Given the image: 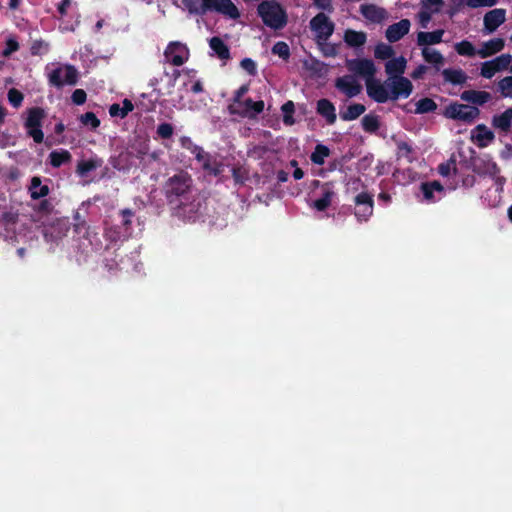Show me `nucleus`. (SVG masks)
<instances>
[{
    "mask_svg": "<svg viewBox=\"0 0 512 512\" xmlns=\"http://www.w3.org/2000/svg\"><path fill=\"white\" fill-rule=\"evenodd\" d=\"M29 190L31 193V197L33 199H39V198L45 197L49 193L48 186L41 185V180L39 177L32 178Z\"/></svg>",
    "mask_w": 512,
    "mask_h": 512,
    "instance_id": "30",
    "label": "nucleus"
},
{
    "mask_svg": "<svg viewBox=\"0 0 512 512\" xmlns=\"http://www.w3.org/2000/svg\"><path fill=\"white\" fill-rule=\"evenodd\" d=\"M444 30L439 29L433 32H419L417 34V44L419 46H427L438 44L442 41Z\"/></svg>",
    "mask_w": 512,
    "mask_h": 512,
    "instance_id": "22",
    "label": "nucleus"
},
{
    "mask_svg": "<svg viewBox=\"0 0 512 512\" xmlns=\"http://www.w3.org/2000/svg\"><path fill=\"white\" fill-rule=\"evenodd\" d=\"M439 11L440 10H436V7L429 6L425 2H422L421 10L417 15L421 27L426 28L432 18V15Z\"/></svg>",
    "mask_w": 512,
    "mask_h": 512,
    "instance_id": "33",
    "label": "nucleus"
},
{
    "mask_svg": "<svg viewBox=\"0 0 512 512\" xmlns=\"http://www.w3.org/2000/svg\"><path fill=\"white\" fill-rule=\"evenodd\" d=\"M134 106L130 100L125 99L123 105L113 104L110 106L109 113L111 116H119L124 118L129 112L133 110Z\"/></svg>",
    "mask_w": 512,
    "mask_h": 512,
    "instance_id": "34",
    "label": "nucleus"
},
{
    "mask_svg": "<svg viewBox=\"0 0 512 512\" xmlns=\"http://www.w3.org/2000/svg\"><path fill=\"white\" fill-rule=\"evenodd\" d=\"M362 127L366 132H375L379 129V118L376 115L368 114L362 118Z\"/></svg>",
    "mask_w": 512,
    "mask_h": 512,
    "instance_id": "36",
    "label": "nucleus"
},
{
    "mask_svg": "<svg viewBox=\"0 0 512 512\" xmlns=\"http://www.w3.org/2000/svg\"><path fill=\"white\" fill-rule=\"evenodd\" d=\"M203 169L206 170L208 173L213 174L217 176L222 171V164L218 163L215 160H212L210 157L204 161L202 164Z\"/></svg>",
    "mask_w": 512,
    "mask_h": 512,
    "instance_id": "43",
    "label": "nucleus"
},
{
    "mask_svg": "<svg viewBox=\"0 0 512 512\" xmlns=\"http://www.w3.org/2000/svg\"><path fill=\"white\" fill-rule=\"evenodd\" d=\"M319 65H320V63L316 60L303 61L304 68L309 71H317Z\"/></svg>",
    "mask_w": 512,
    "mask_h": 512,
    "instance_id": "61",
    "label": "nucleus"
},
{
    "mask_svg": "<svg viewBox=\"0 0 512 512\" xmlns=\"http://www.w3.org/2000/svg\"><path fill=\"white\" fill-rule=\"evenodd\" d=\"M248 91V87L247 86H242L240 87L237 92H236V95H235V102L240 105L242 103L241 101V98L242 96Z\"/></svg>",
    "mask_w": 512,
    "mask_h": 512,
    "instance_id": "63",
    "label": "nucleus"
},
{
    "mask_svg": "<svg viewBox=\"0 0 512 512\" xmlns=\"http://www.w3.org/2000/svg\"><path fill=\"white\" fill-rule=\"evenodd\" d=\"M191 179L187 173H180L168 180V186L176 195H182L188 191L190 187Z\"/></svg>",
    "mask_w": 512,
    "mask_h": 512,
    "instance_id": "19",
    "label": "nucleus"
},
{
    "mask_svg": "<svg viewBox=\"0 0 512 512\" xmlns=\"http://www.w3.org/2000/svg\"><path fill=\"white\" fill-rule=\"evenodd\" d=\"M427 67L424 65H419L412 73L411 77L413 79H420L426 73Z\"/></svg>",
    "mask_w": 512,
    "mask_h": 512,
    "instance_id": "60",
    "label": "nucleus"
},
{
    "mask_svg": "<svg viewBox=\"0 0 512 512\" xmlns=\"http://www.w3.org/2000/svg\"><path fill=\"white\" fill-rule=\"evenodd\" d=\"M347 68L349 71L363 77L365 79L366 90L368 91V85L379 80L374 78L376 73V67L374 63L369 59H353L347 61Z\"/></svg>",
    "mask_w": 512,
    "mask_h": 512,
    "instance_id": "7",
    "label": "nucleus"
},
{
    "mask_svg": "<svg viewBox=\"0 0 512 512\" xmlns=\"http://www.w3.org/2000/svg\"><path fill=\"white\" fill-rule=\"evenodd\" d=\"M335 87L348 98H353L361 93V84L351 75H345L335 80Z\"/></svg>",
    "mask_w": 512,
    "mask_h": 512,
    "instance_id": "12",
    "label": "nucleus"
},
{
    "mask_svg": "<svg viewBox=\"0 0 512 512\" xmlns=\"http://www.w3.org/2000/svg\"><path fill=\"white\" fill-rule=\"evenodd\" d=\"M498 90L505 98H512V76H506L498 82Z\"/></svg>",
    "mask_w": 512,
    "mask_h": 512,
    "instance_id": "39",
    "label": "nucleus"
},
{
    "mask_svg": "<svg viewBox=\"0 0 512 512\" xmlns=\"http://www.w3.org/2000/svg\"><path fill=\"white\" fill-rule=\"evenodd\" d=\"M470 139L479 148H485L494 141L495 135L486 125L479 124L471 131Z\"/></svg>",
    "mask_w": 512,
    "mask_h": 512,
    "instance_id": "13",
    "label": "nucleus"
},
{
    "mask_svg": "<svg viewBox=\"0 0 512 512\" xmlns=\"http://www.w3.org/2000/svg\"><path fill=\"white\" fill-rule=\"evenodd\" d=\"M23 98V94L15 88L8 91V100L16 108L22 104Z\"/></svg>",
    "mask_w": 512,
    "mask_h": 512,
    "instance_id": "47",
    "label": "nucleus"
},
{
    "mask_svg": "<svg viewBox=\"0 0 512 512\" xmlns=\"http://www.w3.org/2000/svg\"><path fill=\"white\" fill-rule=\"evenodd\" d=\"M193 153L195 154L196 159L201 162L202 164L206 159L209 158V156L203 151L200 147H195L193 150Z\"/></svg>",
    "mask_w": 512,
    "mask_h": 512,
    "instance_id": "59",
    "label": "nucleus"
},
{
    "mask_svg": "<svg viewBox=\"0 0 512 512\" xmlns=\"http://www.w3.org/2000/svg\"><path fill=\"white\" fill-rule=\"evenodd\" d=\"M71 1L70 0H62L61 3L58 6V11L61 15H65L67 8L70 6Z\"/></svg>",
    "mask_w": 512,
    "mask_h": 512,
    "instance_id": "64",
    "label": "nucleus"
},
{
    "mask_svg": "<svg viewBox=\"0 0 512 512\" xmlns=\"http://www.w3.org/2000/svg\"><path fill=\"white\" fill-rule=\"evenodd\" d=\"M272 53L286 61L290 57V48L286 42L279 41L272 47Z\"/></svg>",
    "mask_w": 512,
    "mask_h": 512,
    "instance_id": "40",
    "label": "nucleus"
},
{
    "mask_svg": "<svg viewBox=\"0 0 512 512\" xmlns=\"http://www.w3.org/2000/svg\"><path fill=\"white\" fill-rule=\"evenodd\" d=\"M45 117V112L41 108H32L28 111V117L25 121L28 135L33 138L36 143L43 141L44 135L40 126Z\"/></svg>",
    "mask_w": 512,
    "mask_h": 512,
    "instance_id": "8",
    "label": "nucleus"
},
{
    "mask_svg": "<svg viewBox=\"0 0 512 512\" xmlns=\"http://www.w3.org/2000/svg\"><path fill=\"white\" fill-rule=\"evenodd\" d=\"M181 1L184 6V9L187 10L189 14H193V15L206 14L204 0H181Z\"/></svg>",
    "mask_w": 512,
    "mask_h": 512,
    "instance_id": "32",
    "label": "nucleus"
},
{
    "mask_svg": "<svg viewBox=\"0 0 512 512\" xmlns=\"http://www.w3.org/2000/svg\"><path fill=\"white\" fill-rule=\"evenodd\" d=\"M506 21V10L495 8L485 13L483 17V31L485 34L495 32Z\"/></svg>",
    "mask_w": 512,
    "mask_h": 512,
    "instance_id": "11",
    "label": "nucleus"
},
{
    "mask_svg": "<svg viewBox=\"0 0 512 512\" xmlns=\"http://www.w3.org/2000/svg\"><path fill=\"white\" fill-rule=\"evenodd\" d=\"M365 111L366 107L363 104L353 103L341 112L340 116L344 121H352L360 117Z\"/></svg>",
    "mask_w": 512,
    "mask_h": 512,
    "instance_id": "27",
    "label": "nucleus"
},
{
    "mask_svg": "<svg viewBox=\"0 0 512 512\" xmlns=\"http://www.w3.org/2000/svg\"><path fill=\"white\" fill-rule=\"evenodd\" d=\"M373 212V204L358 206V209L355 212V215L360 220H367L369 216L372 215Z\"/></svg>",
    "mask_w": 512,
    "mask_h": 512,
    "instance_id": "49",
    "label": "nucleus"
},
{
    "mask_svg": "<svg viewBox=\"0 0 512 512\" xmlns=\"http://www.w3.org/2000/svg\"><path fill=\"white\" fill-rule=\"evenodd\" d=\"M407 68V60L404 56L392 57L385 63L387 78L401 77Z\"/></svg>",
    "mask_w": 512,
    "mask_h": 512,
    "instance_id": "17",
    "label": "nucleus"
},
{
    "mask_svg": "<svg viewBox=\"0 0 512 512\" xmlns=\"http://www.w3.org/2000/svg\"><path fill=\"white\" fill-rule=\"evenodd\" d=\"M355 203L357 206H364L373 204L372 196L366 192H362L355 198Z\"/></svg>",
    "mask_w": 512,
    "mask_h": 512,
    "instance_id": "52",
    "label": "nucleus"
},
{
    "mask_svg": "<svg viewBox=\"0 0 512 512\" xmlns=\"http://www.w3.org/2000/svg\"><path fill=\"white\" fill-rule=\"evenodd\" d=\"M72 101L77 104V105H81L83 103H85L86 101V92L82 89H76L73 93H72Z\"/></svg>",
    "mask_w": 512,
    "mask_h": 512,
    "instance_id": "53",
    "label": "nucleus"
},
{
    "mask_svg": "<svg viewBox=\"0 0 512 512\" xmlns=\"http://www.w3.org/2000/svg\"><path fill=\"white\" fill-rule=\"evenodd\" d=\"M512 122V109L505 110L502 114L496 115L492 119L494 127L501 129L502 131H508L511 127Z\"/></svg>",
    "mask_w": 512,
    "mask_h": 512,
    "instance_id": "26",
    "label": "nucleus"
},
{
    "mask_svg": "<svg viewBox=\"0 0 512 512\" xmlns=\"http://www.w3.org/2000/svg\"><path fill=\"white\" fill-rule=\"evenodd\" d=\"M334 196V192L331 190H326L323 196L313 202V207L318 211H324L327 209L332 201V197Z\"/></svg>",
    "mask_w": 512,
    "mask_h": 512,
    "instance_id": "37",
    "label": "nucleus"
},
{
    "mask_svg": "<svg viewBox=\"0 0 512 512\" xmlns=\"http://www.w3.org/2000/svg\"><path fill=\"white\" fill-rule=\"evenodd\" d=\"M497 3L498 0H466V5L473 9L480 7H493Z\"/></svg>",
    "mask_w": 512,
    "mask_h": 512,
    "instance_id": "48",
    "label": "nucleus"
},
{
    "mask_svg": "<svg viewBox=\"0 0 512 512\" xmlns=\"http://www.w3.org/2000/svg\"><path fill=\"white\" fill-rule=\"evenodd\" d=\"M412 82L404 77L387 78L384 82H374L368 85V96L378 103L406 99L413 92Z\"/></svg>",
    "mask_w": 512,
    "mask_h": 512,
    "instance_id": "1",
    "label": "nucleus"
},
{
    "mask_svg": "<svg viewBox=\"0 0 512 512\" xmlns=\"http://www.w3.org/2000/svg\"><path fill=\"white\" fill-rule=\"evenodd\" d=\"M309 27L314 33L315 41L320 45L331 37L335 29L332 20L323 12L318 13L310 20Z\"/></svg>",
    "mask_w": 512,
    "mask_h": 512,
    "instance_id": "3",
    "label": "nucleus"
},
{
    "mask_svg": "<svg viewBox=\"0 0 512 512\" xmlns=\"http://www.w3.org/2000/svg\"><path fill=\"white\" fill-rule=\"evenodd\" d=\"M329 155V150L322 145H318L311 155V160L315 164H323L324 159Z\"/></svg>",
    "mask_w": 512,
    "mask_h": 512,
    "instance_id": "42",
    "label": "nucleus"
},
{
    "mask_svg": "<svg viewBox=\"0 0 512 512\" xmlns=\"http://www.w3.org/2000/svg\"><path fill=\"white\" fill-rule=\"evenodd\" d=\"M49 83L55 87L75 85L78 81V71L72 65H61L48 75Z\"/></svg>",
    "mask_w": 512,
    "mask_h": 512,
    "instance_id": "5",
    "label": "nucleus"
},
{
    "mask_svg": "<svg viewBox=\"0 0 512 512\" xmlns=\"http://www.w3.org/2000/svg\"><path fill=\"white\" fill-rule=\"evenodd\" d=\"M398 156L399 157H404V158H407L408 161H412V158L410 157V155L412 154V148L411 146L406 143V142H398Z\"/></svg>",
    "mask_w": 512,
    "mask_h": 512,
    "instance_id": "50",
    "label": "nucleus"
},
{
    "mask_svg": "<svg viewBox=\"0 0 512 512\" xmlns=\"http://www.w3.org/2000/svg\"><path fill=\"white\" fill-rule=\"evenodd\" d=\"M422 56L427 63L433 65L437 70L444 65V56L434 48L424 47Z\"/></svg>",
    "mask_w": 512,
    "mask_h": 512,
    "instance_id": "24",
    "label": "nucleus"
},
{
    "mask_svg": "<svg viewBox=\"0 0 512 512\" xmlns=\"http://www.w3.org/2000/svg\"><path fill=\"white\" fill-rule=\"evenodd\" d=\"M316 111L319 115L326 119V122L329 125H332L336 122L337 115L335 106L328 99H320L317 102Z\"/></svg>",
    "mask_w": 512,
    "mask_h": 512,
    "instance_id": "20",
    "label": "nucleus"
},
{
    "mask_svg": "<svg viewBox=\"0 0 512 512\" xmlns=\"http://www.w3.org/2000/svg\"><path fill=\"white\" fill-rule=\"evenodd\" d=\"M472 167L480 175L494 176L499 172L497 164L489 156L474 158Z\"/></svg>",
    "mask_w": 512,
    "mask_h": 512,
    "instance_id": "15",
    "label": "nucleus"
},
{
    "mask_svg": "<svg viewBox=\"0 0 512 512\" xmlns=\"http://www.w3.org/2000/svg\"><path fill=\"white\" fill-rule=\"evenodd\" d=\"M461 100L475 105H483L491 99L486 91L465 90L460 95Z\"/></svg>",
    "mask_w": 512,
    "mask_h": 512,
    "instance_id": "21",
    "label": "nucleus"
},
{
    "mask_svg": "<svg viewBox=\"0 0 512 512\" xmlns=\"http://www.w3.org/2000/svg\"><path fill=\"white\" fill-rule=\"evenodd\" d=\"M163 55L166 63L179 67L189 60L190 51L186 44L172 41L166 46Z\"/></svg>",
    "mask_w": 512,
    "mask_h": 512,
    "instance_id": "6",
    "label": "nucleus"
},
{
    "mask_svg": "<svg viewBox=\"0 0 512 512\" xmlns=\"http://www.w3.org/2000/svg\"><path fill=\"white\" fill-rule=\"evenodd\" d=\"M443 78L446 82L461 85L467 81V75L461 69H445L442 71Z\"/></svg>",
    "mask_w": 512,
    "mask_h": 512,
    "instance_id": "25",
    "label": "nucleus"
},
{
    "mask_svg": "<svg viewBox=\"0 0 512 512\" xmlns=\"http://www.w3.org/2000/svg\"><path fill=\"white\" fill-rule=\"evenodd\" d=\"M345 42L352 47H360L366 42V34L364 32L347 30L344 34Z\"/></svg>",
    "mask_w": 512,
    "mask_h": 512,
    "instance_id": "28",
    "label": "nucleus"
},
{
    "mask_svg": "<svg viewBox=\"0 0 512 512\" xmlns=\"http://www.w3.org/2000/svg\"><path fill=\"white\" fill-rule=\"evenodd\" d=\"M180 75L181 71L178 69L173 70L171 73L165 72V76L168 78V86L174 87Z\"/></svg>",
    "mask_w": 512,
    "mask_h": 512,
    "instance_id": "58",
    "label": "nucleus"
},
{
    "mask_svg": "<svg viewBox=\"0 0 512 512\" xmlns=\"http://www.w3.org/2000/svg\"><path fill=\"white\" fill-rule=\"evenodd\" d=\"M241 67L251 75H254L256 73V64L252 59H243L241 61Z\"/></svg>",
    "mask_w": 512,
    "mask_h": 512,
    "instance_id": "56",
    "label": "nucleus"
},
{
    "mask_svg": "<svg viewBox=\"0 0 512 512\" xmlns=\"http://www.w3.org/2000/svg\"><path fill=\"white\" fill-rule=\"evenodd\" d=\"M437 108L436 103L430 98L420 99L416 103V113L423 114L432 112Z\"/></svg>",
    "mask_w": 512,
    "mask_h": 512,
    "instance_id": "41",
    "label": "nucleus"
},
{
    "mask_svg": "<svg viewBox=\"0 0 512 512\" xmlns=\"http://www.w3.org/2000/svg\"><path fill=\"white\" fill-rule=\"evenodd\" d=\"M210 47L217 54V56L222 60H227L230 57V52L228 46L218 37H213L210 39Z\"/></svg>",
    "mask_w": 512,
    "mask_h": 512,
    "instance_id": "29",
    "label": "nucleus"
},
{
    "mask_svg": "<svg viewBox=\"0 0 512 512\" xmlns=\"http://www.w3.org/2000/svg\"><path fill=\"white\" fill-rule=\"evenodd\" d=\"M359 11L366 20L373 23H381L388 18L386 9L375 4H362Z\"/></svg>",
    "mask_w": 512,
    "mask_h": 512,
    "instance_id": "14",
    "label": "nucleus"
},
{
    "mask_svg": "<svg viewBox=\"0 0 512 512\" xmlns=\"http://www.w3.org/2000/svg\"><path fill=\"white\" fill-rule=\"evenodd\" d=\"M374 55L377 59L389 60L393 57L394 50L390 45L382 43L375 47Z\"/></svg>",
    "mask_w": 512,
    "mask_h": 512,
    "instance_id": "38",
    "label": "nucleus"
},
{
    "mask_svg": "<svg viewBox=\"0 0 512 512\" xmlns=\"http://www.w3.org/2000/svg\"><path fill=\"white\" fill-rule=\"evenodd\" d=\"M410 21L402 19L397 23L390 25L386 29L385 36L389 42H396L405 36L410 30Z\"/></svg>",
    "mask_w": 512,
    "mask_h": 512,
    "instance_id": "16",
    "label": "nucleus"
},
{
    "mask_svg": "<svg viewBox=\"0 0 512 512\" xmlns=\"http://www.w3.org/2000/svg\"><path fill=\"white\" fill-rule=\"evenodd\" d=\"M50 163L53 167H59L62 164L69 162L71 159V155L66 150L61 151H53L49 155Z\"/></svg>",
    "mask_w": 512,
    "mask_h": 512,
    "instance_id": "35",
    "label": "nucleus"
},
{
    "mask_svg": "<svg viewBox=\"0 0 512 512\" xmlns=\"http://www.w3.org/2000/svg\"><path fill=\"white\" fill-rule=\"evenodd\" d=\"M19 49V44L14 39H8L6 42V48L3 51V55L5 57L9 56L13 52L17 51Z\"/></svg>",
    "mask_w": 512,
    "mask_h": 512,
    "instance_id": "55",
    "label": "nucleus"
},
{
    "mask_svg": "<svg viewBox=\"0 0 512 512\" xmlns=\"http://www.w3.org/2000/svg\"><path fill=\"white\" fill-rule=\"evenodd\" d=\"M314 5L326 12H332L333 6L331 0H313Z\"/></svg>",
    "mask_w": 512,
    "mask_h": 512,
    "instance_id": "57",
    "label": "nucleus"
},
{
    "mask_svg": "<svg viewBox=\"0 0 512 512\" xmlns=\"http://www.w3.org/2000/svg\"><path fill=\"white\" fill-rule=\"evenodd\" d=\"M294 103L292 101L286 102L282 106V112L284 113L283 121L287 125H292L294 123L293 113H294Z\"/></svg>",
    "mask_w": 512,
    "mask_h": 512,
    "instance_id": "44",
    "label": "nucleus"
},
{
    "mask_svg": "<svg viewBox=\"0 0 512 512\" xmlns=\"http://www.w3.org/2000/svg\"><path fill=\"white\" fill-rule=\"evenodd\" d=\"M443 115L449 119L472 123L479 117L480 110L475 106L455 102L445 108Z\"/></svg>",
    "mask_w": 512,
    "mask_h": 512,
    "instance_id": "4",
    "label": "nucleus"
},
{
    "mask_svg": "<svg viewBox=\"0 0 512 512\" xmlns=\"http://www.w3.org/2000/svg\"><path fill=\"white\" fill-rule=\"evenodd\" d=\"M207 12H217L230 19H238L240 12L231 0H204Z\"/></svg>",
    "mask_w": 512,
    "mask_h": 512,
    "instance_id": "10",
    "label": "nucleus"
},
{
    "mask_svg": "<svg viewBox=\"0 0 512 512\" xmlns=\"http://www.w3.org/2000/svg\"><path fill=\"white\" fill-rule=\"evenodd\" d=\"M455 51L460 56L475 57L478 56V49L468 40H463L454 45Z\"/></svg>",
    "mask_w": 512,
    "mask_h": 512,
    "instance_id": "31",
    "label": "nucleus"
},
{
    "mask_svg": "<svg viewBox=\"0 0 512 512\" xmlns=\"http://www.w3.org/2000/svg\"><path fill=\"white\" fill-rule=\"evenodd\" d=\"M238 106L241 108V110L239 111L241 114L247 117H255L257 114L263 111L264 102L246 99L242 101V103Z\"/></svg>",
    "mask_w": 512,
    "mask_h": 512,
    "instance_id": "23",
    "label": "nucleus"
},
{
    "mask_svg": "<svg viewBox=\"0 0 512 512\" xmlns=\"http://www.w3.org/2000/svg\"><path fill=\"white\" fill-rule=\"evenodd\" d=\"M439 173L444 176H450L452 173L456 172V163L455 160H449L445 163H442L438 167Z\"/></svg>",
    "mask_w": 512,
    "mask_h": 512,
    "instance_id": "46",
    "label": "nucleus"
},
{
    "mask_svg": "<svg viewBox=\"0 0 512 512\" xmlns=\"http://www.w3.org/2000/svg\"><path fill=\"white\" fill-rule=\"evenodd\" d=\"M421 190L423 192V195L425 197L426 200L430 201L433 199V190L429 188V186L427 184H422L421 185Z\"/></svg>",
    "mask_w": 512,
    "mask_h": 512,
    "instance_id": "62",
    "label": "nucleus"
},
{
    "mask_svg": "<svg viewBox=\"0 0 512 512\" xmlns=\"http://www.w3.org/2000/svg\"><path fill=\"white\" fill-rule=\"evenodd\" d=\"M80 121L83 125L90 126L93 129H96L100 125L99 119L93 112H87L81 115Z\"/></svg>",
    "mask_w": 512,
    "mask_h": 512,
    "instance_id": "45",
    "label": "nucleus"
},
{
    "mask_svg": "<svg viewBox=\"0 0 512 512\" xmlns=\"http://www.w3.org/2000/svg\"><path fill=\"white\" fill-rule=\"evenodd\" d=\"M512 62L510 54H501L496 58L481 64L480 74L486 79H491L496 73L507 70Z\"/></svg>",
    "mask_w": 512,
    "mask_h": 512,
    "instance_id": "9",
    "label": "nucleus"
},
{
    "mask_svg": "<svg viewBox=\"0 0 512 512\" xmlns=\"http://www.w3.org/2000/svg\"><path fill=\"white\" fill-rule=\"evenodd\" d=\"M505 41L502 38H493L485 41L478 49V56L481 58H488L493 56L504 49Z\"/></svg>",
    "mask_w": 512,
    "mask_h": 512,
    "instance_id": "18",
    "label": "nucleus"
},
{
    "mask_svg": "<svg viewBox=\"0 0 512 512\" xmlns=\"http://www.w3.org/2000/svg\"><path fill=\"white\" fill-rule=\"evenodd\" d=\"M257 11L263 23L272 29H282L288 22L285 9L276 1L261 2Z\"/></svg>",
    "mask_w": 512,
    "mask_h": 512,
    "instance_id": "2",
    "label": "nucleus"
},
{
    "mask_svg": "<svg viewBox=\"0 0 512 512\" xmlns=\"http://www.w3.org/2000/svg\"><path fill=\"white\" fill-rule=\"evenodd\" d=\"M157 133L161 138L168 139L173 134V127L169 123H162L158 126Z\"/></svg>",
    "mask_w": 512,
    "mask_h": 512,
    "instance_id": "51",
    "label": "nucleus"
},
{
    "mask_svg": "<svg viewBox=\"0 0 512 512\" xmlns=\"http://www.w3.org/2000/svg\"><path fill=\"white\" fill-rule=\"evenodd\" d=\"M96 167L93 161H85L78 164L77 171L81 175H85L89 171L93 170Z\"/></svg>",
    "mask_w": 512,
    "mask_h": 512,
    "instance_id": "54",
    "label": "nucleus"
}]
</instances>
